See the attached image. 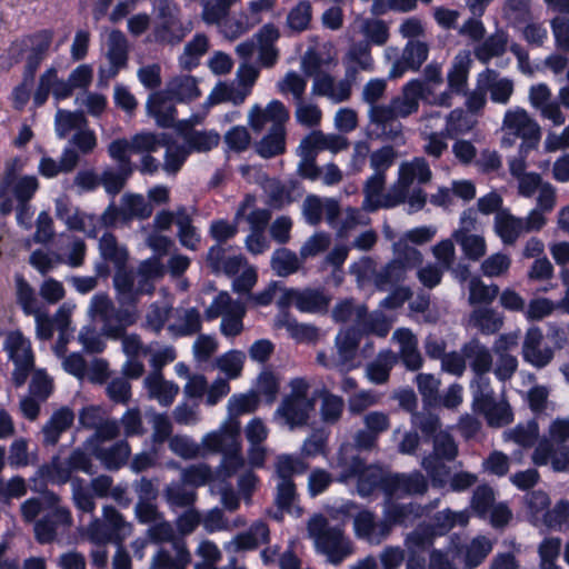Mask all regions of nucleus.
<instances>
[{
	"label": "nucleus",
	"mask_w": 569,
	"mask_h": 569,
	"mask_svg": "<svg viewBox=\"0 0 569 569\" xmlns=\"http://www.w3.org/2000/svg\"><path fill=\"white\" fill-rule=\"evenodd\" d=\"M508 42V33L498 29L495 33L482 39V42L475 48V56L480 62L488 63L492 58L501 57L507 51Z\"/></svg>",
	"instance_id": "41"
},
{
	"label": "nucleus",
	"mask_w": 569,
	"mask_h": 569,
	"mask_svg": "<svg viewBox=\"0 0 569 569\" xmlns=\"http://www.w3.org/2000/svg\"><path fill=\"white\" fill-rule=\"evenodd\" d=\"M308 531L317 551L325 555L331 565H340L355 552L352 541L345 535L343 525H331L322 515L309 520Z\"/></svg>",
	"instance_id": "3"
},
{
	"label": "nucleus",
	"mask_w": 569,
	"mask_h": 569,
	"mask_svg": "<svg viewBox=\"0 0 569 569\" xmlns=\"http://www.w3.org/2000/svg\"><path fill=\"white\" fill-rule=\"evenodd\" d=\"M132 173L133 169H124L120 167L113 169L108 167L99 176L100 186H103L109 196L114 197L124 188L127 180Z\"/></svg>",
	"instance_id": "62"
},
{
	"label": "nucleus",
	"mask_w": 569,
	"mask_h": 569,
	"mask_svg": "<svg viewBox=\"0 0 569 569\" xmlns=\"http://www.w3.org/2000/svg\"><path fill=\"white\" fill-rule=\"evenodd\" d=\"M482 386L472 388V408L481 413L490 427H503L513 419L510 405L503 396L497 397L490 381L481 382Z\"/></svg>",
	"instance_id": "9"
},
{
	"label": "nucleus",
	"mask_w": 569,
	"mask_h": 569,
	"mask_svg": "<svg viewBox=\"0 0 569 569\" xmlns=\"http://www.w3.org/2000/svg\"><path fill=\"white\" fill-rule=\"evenodd\" d=\"M386 184V174L373 173L365 182L361 208L367 212L377 211L381 208L382 193Z\"/></svg>",
	"instance_id": "52"
},
{
	"label": "nucleus",
	"mask_w": 569,
	"mask_h": 569,
	"mask_svg": "<svg viewBox=\"0 0 569 569\" xmlns=\"http://www.w3.org/2000/svg\"><path fill=\"white\" fill-rule=\"evenodd\" d=\"M191 562L184 540H176L171 545L161 546L153 555L150 569H187Z\"/></svg>",
	"instance_id": "24"
},
{
	"label": "nucleus",
	"mask_w": 569,
	"mask_h": 569,
	"mask_svg": "<svg viewBox=\"0 0 569 569\" xmlns=\"http://www.w3.org/2000/svg\"><path fill=\"white\" fill-rule=\"evenodd\" d=\"M269 540L270 530L268 525L262 520H257L247 531L238 533L226 548L232 551L253 550L260 545L268 543Z\"/></svg>",
	"instance_id": "33"
},
{
	"label": "nucleus",
	"mask_w": 569,
	"mask_h": 569,
	"mask_svg": "<svg viewBox=\"0 0 569 569\" xmlns=\"http://www.w3.org/2000/svg\"><path fill=\"white\" fill-rule=\"evenodd\" d=\"M429 46L419 40H409L399 59L392 62L389 79H398L408 70L417 71L428 59Z\"/></svg>",
	"instance_id": "22"
},
{
	"label": "nucleus",
	"mask_w": 569,
	"mask_h": 569,
	"mask_svg": "<svg viewBox=\"0 0 569 569\" xmlns=\"http://www.w3.org/2000/svg\"><path fill=\"white\" fill-rule=\"evenodd\" d=\"M278 29L271 24H264L256 34L259 44V61L266 68H271L276 64L279 52L274 48V42L279 38Z\"/></svg>",
	"instance_id": "38"
},
{
	"label": "nucleus",
	"mask_w": 569,
	"mask_h": 569,
	"mask_svg": "<svg viewBox=\"0 0 569 569\" xmlns=\"http://www.w3.org/2000/svg\"><path fill=\"white\" fill-rule=\"evenodd\" d=\"M466 357V365L475 373L473 387L482 386L481 382L489 381L486 375L492 369V356L488 347L481 343L477 338L471 339L461 348Z\"/></svg>",
	"instance_id": "19"
},
{
	"label": "nucleus",
	"mask_w": 569,
	"mask_h": 569,
	"mask_svg": "<svg viewBox=\"0 0 569 569\" xmlns=\"http://www.w3.org/2000/svg\"><path fill=\"white\" fill-rule=\"evenodd\" d=\"M355 451L360 452L355 446L353 441L348 445H343L339 452V465L343 468L342 478H353L359 476L369 467L366 466V460L362 459L359 455H356Z\"/></svg>",
	"instance_id": "58"
},
{
	"label": "nucleus",
	"mask_w": 569,
	"mask_h": 569,
	"mask_svg": "<svg viewBox=\"0 0 569 569\" xmlns=\"http://www.w3.org/2000/svg\"><path fill=\"white\" fill-rule=\"evenodd\" d=\"M521 218L513 216L509 209H502L495 214L493 231L505 246H515L525 233Z\"/></svg>",
	"instance_id": "35"
},
{
	"label": "nucleus",
	"mask_w": 569,
	"mask_h": 569,
	"mask_svg": "<svg viewBox=\"0 0 569 569\" xmlns=\"http://www.w3.org/2000/svg\"><path fill=\"white\" fill-rule=\"evenodd\" d=\"M318 397L320 398L319 415L321 421L329 426L338 423L345 410L343 398L327 389L318 391Z\"/></svg>",
	"instance_id": "46"
},
{
	"label": "nucleus",
	"mask_w": 569,
	"mask_h": 569,
	"mask_svg": "<svg viewBox=\"0 0 569 569\" xmlns=\"http://www.w3.org/2000/svg\"><path fill=\"white\" fill-rule=\"evenodd\" d=\"M432 441V451L421 460V467L430 478L433 488H443L451 469L446 462L453 461L458 456V445L448 431H440Z\"/></svg>",
	"instance_id": "5"
},
{
	"label": "nucleus",
	"mask_w": 569,
	"mask_h": 569,
	"mask_svg": "<svg viewBox=\"0 0 569 569\" xmlns=\"http://www.w3.org/2000/svg\"><path fill=\"white\" fill-rule=\"evenodd\" d=\"M407 270L403 268L401 260H391L385 267L373 274V283L380 291H386L389 288L403 281Z\"/></svg>",
	"instance_id": "53"
},
{
	"label": "nucleus",
	"mask_w": 569,
	"mask_h": 569,
	"mask_svg": "<svg viewBox=\"0 0 569 569\" xmlns=\"http://www.w3.org/2000/svg\"><path fill=\"white\" fill-rule=\"evenodd\" d=\"M347 66H353L357 70L372 71L375 62L371 57V46L369 41L353 42L346 53Z\"/></svg>",
	"instance_id": "63"
},
{
	"label": "nucleus",
	"mask_w": 569,
	"mask_h": 569,
	"mask_svg": "<svg viewBox=\"0 0 569 569\" xmlns=\"http://www.w3.org/2000/svg\"><path fill=\"white\" fill-rule=\"evenodd\" d=\"M521 355L527 363L536 369H542L552 361L555 350L543 343L542 331L538 327H532L525 335Z\"/></svg>",
	"instance_id": "17"
},
{
	"label": "nucleus",
	"mask_w": 569,
	"mask_h": 569,
	"mask_svg": "<svg viewBox=\"0 0 569 569\" xmlns=\"http://www.w3.org/2000/svg\"><path fill=\"white\" fill-rule=\"evenodd\" d=\"M128 51V41L126 36L120 30L111 31L107 41L106 57L108 62L127 68Z\"/></svg>",
	"instance_id": "61"
},
{
	"label": "nucleus",
	"mask_w": 569,
	"mask_h": 569,
	"mask_svg": "<svg viewBox=\"0 0 569 569\" xmlns=\"http://www.w3.org/2000/svg\"><path fill=\"white\" fill-rule=\"evenodd\" d=\"M178 313V321L168 327L176 337L192 336L201 330V316L196 308L182 309Z\"/></svg>",
	"instance_id": "57"
},
{
	"label": "nucleus",
	"mask_w": 569,
	"mask_h": 569,
	"mask_svg": "<svg viewBox=\"0 0 569 569\" xmlns=\"http://www.w3.org/2000/svg\"><path fill=\"white\" fill-rule=\"evenodd\" d=\"M302 140L307 148L313 149L316 152L317 150H330L337 153L349 146L346 137L337 133L325 134L322 131H313Z\"/></svg>",
	"instance_id": "50"
},
{
	"label": "nucleus",
	"mask_w": 569,
	"mask_h": 569,
	"mask_svg": "<svg viewBox=\"0 0 569 569\" xmlns=\"http://www.w3.org/2000/svg\"><path fill=\"white\" fill-rule=\"evenodd\" d=\"M353 530L358 539L378 546L390 536L385 516L379 518L373 511L361 510L353 518Z\"/></svg>",
	"instance_id": "16"
},
{
	"label": "nucleus",
	"mask_w": 569,
	"mask_h": 569,
	"mask_svg": "<svg viewBox=\"0 0 569 569\" xmlns=\"http://www.w3.org/2000/svg\"><path fill=\"white\" fill-rule=\"evenodd\" d=\"M80 161L79 152L71 148L66 147L61 153L59 161L50 157H42L39 162V173L46 178H54L59 173L72 172Z\"/></svg>",
	"instance_id": "37"
},
{
	"label": "nucleus",
	"mask_w": 569,
	"mask_h": 569,
	"mask_svg": "<svg viewBox=\"0 0 569 569\" xmlns=\"http://www.w3.org/2000/svg\"><path fill=\"white\" fill-rule=\"evenodd\" d=\"M144 388L151 399L161 406H170L179 393V386L163 378L162 372H150L143 380Z\"/></svg>",
	"instance_id": "36"
},
{
	"label": "nucleus",
	"mask_w": 569,
	"mask_h": 569,
	"mask_svg": "<svg viewBox=\"0 0 569 569\" xmlns=\"http://www.w3.org/2000/svg\"><path fill=\"white\" fill-rule=\"evenodd\" d=\"M166 91L168 96L174 98L178 102H189L201 96L196 78L189 74H180L172 78L167 83Z\"/></svg>",
	"instance_id": "43"
},
{
	"label": "nucleus",
	"mask_w": 569,
	"mask_h": 569,
	"mask_svg": "<svg viewBox=\"0 0 569 569\" xmlns=\"http://www.w3.org/2000/svg\"><path fill=\"white\" fill-rule=\"evenodd\" d=\"M315 409V400H296L283 398L274 416L290 430L308 423L310 412Z\"/></svg>",
	"instance_id": "25"
},
{
	"label": "nucleus",
	"mask_w": 569,
	"mask_h": 569,
	"mask_svg": "<svg viewBox=\"0 0 569 569\" xmlns=\"http://www.w3.org/2000/svg\"><path fill=\"white\" fill-rule=\"evenodd\" d=\"M397 362L398 356L393 351H380L377 358L367 365V378L376 385L386 383L389 380L391 369Z\"/></svg>",
	"instance_id": "45"
},
{
	"label": "nucleus",
	"mask_w": 569,
	"mask_h": 569,
	"mask_svg": "<svg viewBox=\"0 0 569 569\" xmlns=\"http://www.w3.org/2000/svg\"><path fill=\"white\" fill-rule=\"evenodd\" d=\"M70 487L74 508L82 513L93 515L97 503L89 482L81 477H74Z\"/></svg>",
	"instance_id": "49"
},
{
	"label": "nucleus",
	"mask_w": 569,
	"mask_h": 569,
	"mask_svg": "<svg viewBox=\"0 0 569 569\" xmlns=\"http://www.w3.org/2000/svg\"><path fill=\"white\" fill-rule=\"evenodd\" d=\"M254 150L264 159L282 154L286 151V128L270 127L267 134L254 144Z\"/></svg>",
	"instance_id": "44"
},
{
	"label": "nucleus",
	"mask_w": 569,
	"mask_h": 569,
	"mask_svg": "<svg viewBox=\"0 0 569 569\" xmlns=\"http://www.w3.org/2000/svg\"><path fill=\"white\" fill-rule=\"evenodd\" d=\"M468 522L469 513L467 511L456 512L447 508L435 513L429 526L436 536H443L456 526L466 527Z\"/></svg>",
	"instance_id": "51"
},
{
	"label": "nucleus",
	"mask_w": 569,
	"mask_h": 569,
	"mask_svg": "<svg viewBox=\"0 0 569 569\" xmlns=\"http://www.w3.org/2000/svg\"><path fill=\"white\" fill-rule=\"evenodd\" d=\"M16 300L23 313L31 316L40 310L39 300L33 287L20 273L14 276Z\"/></svg>",
	"instance_id": "55"
},
{
	"label": "nucleus",
	"mask_w": 569,
	"mask_h": 569,
	"mask_svg": "<svg viewBox=\"0 0 569 569\" xmlns=\"http://www.w3.org/2000/svg\"><path fill=\"white\" fill-rule=\"evenodd\" d=\"M502 131L505 132L501 139V146L510 148L520 138L521 147L525 151L535 150L541 139V130L536 120L522 108L510 109L505 113L502 122Z\"/></svg>",
	"instance_id": "7"
},
{
	"label": "nucleus",
	"mask_w": 569,
	"mask_h": 569,
	"mask_svg": "<svg viewBox=\"0 0 569 569\" xmlns=\"http://www.w3.org/2000/svg\"><path fill=\"white\" fill-rule=\"evenodd\" d=\"M93 453L106 469L118 470L127 462L130 447L126 440H120L109 447L98 446Z\"/></svg>",
	"instance_id": "40"
},
{
	"label": "nucleus",
	"mask_w": 569,
	"mask_h": 569,
	"mask_svg": "<svg viewBox=\"0 0 569 569\" xmlns=\"http://www.w3.org/2000/svg\"><path fill=\"white\" fill-rule=\"evenodd\" d=\"M470 321L483 335H493L503 326V317L492 308L473 310Z\"/></svg>",
	"instance_id": "54"
},
{
	"label": "nucleus",
	"mask_w": 569,
	"mask_h": 569,
	"mask_svg": "<svg viewBox=\"0 0 569 569\" xmlns=\"http://www.w3.org/2000/svg\"><path fill=\"white\" fill-rule=\"evenodd\" d=\"M362 428L352 435L353 446L359 451H372L378 448L381 435L391 427L389 413L380 410L366 412L362 418Z\"/></svg>",
	"instance_id": "14"
},
{
	"label": "nucleus",
	"mask_w": 569,
	"mask_h": 569,
	"mask_svg": "<svg viewBox=\"0 0 569 569\" xmlns=\"http://www.w3.org/2000/svg\"><path fill=\"white\" fill-rule=\"evenodd\" d=\"M487 90L490 99L496 103L507 104L513 93V82L507 78H499L498 72L488 69L486 71Z\"/></svg>",
	"instance_id": "59"
},
{
	"label": "nucleus",
	"mask_w": 569,
	"mask_h": 569,
	"mask_svg": "<svg viewBox=\"0 0 569 569\" xmlns=\"http://www.w3.org/2000/svg\"><path fill=\"white\" fill-rule=\"evenodd\" d=\"M176 226L180 244L188 250L197 251L200 247L201 236L193 226L190 213L183 206L177 208Z\"/></svg>",
	"instance_id": "39"
},
{
	"label": "nucleus",
	"mask_w": 569,
	"mask_h": 569,
	"mask_svg": "<svg viewBox=\"0 0 569 569\" xmlns=\"http://www.w3.org/2000/svg\"><path fill=\"white\" fill-rule=\"evenodd\" d=\"M19 163L18 158L7 163L0 183V197L12 196L17 202H30L39 189V181L34 176H17Z\"/></svg>",
	"instance_id": "15"
},
{
	"label": "nucleus",
	"mask_w": 569,
	"mask_h": 569,
	"mask_svg": "<svg viewBox=\"0 0 569 569\" xmlns=\"http://www.w3.org/2000/svg\"><path fill=\"white\" fill-rule=\"evenodd\" d=\"M253 203H256L254 196L247 194L236 210L233 222H229L224 219L213 220L209 227L210 237L222 246H224L228 240L233 239L238 233L239 221L242 219L248 208L253 207Z\"/></svg>",
	"instance_id": "29"
},
{
	"label": "nucleus",
	"mask_w": 569,
	"mask_h": 569,
	"mask_svg": "<svg viewBox=\"0 0 569 569\" xmlns=\"http://www.w3.org/2000/svg\"><path fill=\"white\" fill-rule=\"evenodd\" d=\"M74 421V412L69 407H61L53 411L49 420L41 428L42 445L56 446L63 432L69 430Z\"/></svg>",
	"instance_id": "31"
},
{
	"label": "nucleus",
	"mask_w": 569,
	"mask_h": 569,
	"mask_svg": "<svg viewBox=\"0 0 569 569\" xmlns=\"http://www.w3.org/2000/svg\"><path fill=\"white\" fill-rule=\"evenodd\" d=\"M536 466L551 465L555 472H569V446L552 440H540L532 453Z\"/></svg>",
	"instance_id": "20"
},
{
	"label": "nucleus",
	"mask_w": 569,
	"mask_h": 569,
	"mask_svg": "<svg viewBox=\"0 0 569 569\" xmlns=\"http://www.w3.org/2000/svg\"><path fill=\"white\" fill-rule=\"evenodd\" d=\"M274 327L278 329L284 328L297 342L316 343L319 339V328L313 325L298 322L288 310L278 312L274 317Z\"/></svg>",
	"instance_id": "30"
},
{
	"label": "nucleus",
	"mask_w": 569,
	"mask_h": 569,
	"mask_svg": "<svg viewBox=\"0 0 569 569\" xmlns=\"http://www.w3.org/2000/svg\"><path fill=\"white\" fill-rule=\"evenodd\" d=\"M72 525V516L67 507H57L34 522L36 540L41 545L51 543L57 539L60 528L67 529Z\"/></svg>",
	"instance_id": "18"
},
{
	"label": "nucleus",
	"mask_w": 569,
	"mask_h": 569,
	"mask_svg": "<svg viewBox=\"0 0 569 569\" xmlns=\"http://www.w3.org/2000/svg\"><path fill=\"white\" fill-rule=\"evenodd\" d=\"M357 477V491L361 497H369L376 490H381L386 499L390 500V491L386 486L389 481V475H385L378 468L369 467Z\"/></svg>",
	"instance_id": "42"
},
{
	"label": "nucleus",
	"mask_w": 569,
	"mask_h": 569,
	"mask_svg": "<svg viewBox=\"0 0 569 569\" xmlns=\"http://www.w3.org/2000/svg\"><path fill=\"white\" fill-rule=\"evenodd\" d=\"M3 348L14 365L13 385L23 386L34 368V357L30 341L20 331H10L4 339Z\"/></svg>",
	"instance_id": "13"
},
{
	"label": "nucleus",
	"mask_w": 569,
	"mask_h": 569,
	"mask_svg": "<svg viewBox=\"0 0 569 569\" xmlns=\"http://www.w3.org/2000/svg\"><path fill=\"white\" fill-rule=\"evenodd\" d=\"M400 346L399 357L408 370L416 371L422 367L423 359L418 349V339L410 329L400 328L392 336Z\"/></svg>",
	"instance_id": "34"
},
{
	"label": "nucleus",
	"mask_w": 569,
	"mask_h": 569,
	"mask_svg": "<svg viewBox=\"0 0 569 569\" xmlns=\"http://www.w3.org/2000/svg\"><path fill=\"white\" fill-rule=\"evenodd\" d=\"M238 438V428L226 426L218 431L208 433L202 440L204 448L212 452L222 453L220 473L223 478L232 477L244 466V459L240 453Z\"/></svg>",
	"instance_id": "6"
},
{
	"label": "nucleus",
	"mask_w": 569,
	"mask_h": 569,
	"mask_svg": "<svg viewBox=\"0 0 569 569\" xmlns=\"http://www.w3.org/2000/svg\"><path fill=\"white\" fill-rule=\"evenodd\" d=\"M163 497L171 508H192L197 499L196 489L180 481L170 482L163 490Z\"/></svg>",
	"instance_id": "47"
},
{
	"label": "nucleus",
	"mask_w": 569,
	"mask_h": 569,
	"mask_svg": "<svg viewBox=\"0 0 569 569\" xmlns=\"http://www.w3.org/2000/svg\"><path fill=\"white\" fill-rule=\"evenodd\" d=\"M103 520L93 518L88 527L91 540L99 543L113 542L121 546L131 533V525L124 521L122 515L112 506H104Z\"/></svg>",
	"instance_id": "12"
},
{
	"label": "nucleus",
	"mask_w": 569,
	"mask_h": 569,
	"mask_svg": "<svg viewBox=\"0 0 569 569\" xmlns=\"http://www.w3.org/2000/svg\"><path fill=\"white\" fill-rule=\"evenodd\" d=\"M425 507L417 502L399 503L391 500L385 502L383 516L390 532L395 526L409 527L425 515Z\"/></svg>",
	"instance_id": "28"
},
{
	"label": "nucleus",
	"mask_w": 569,
	"mask_h": 569,
	"mask_svg": "<svg viewBox=\"0 0 569 569\" xmlns=\"http://www.w3.org/2000/svg\"><path fill=\"white\" fill-rule=\"evenodd\" d=\"M452 238L469 260L478 261L486 254L487 244L482 236L455 231Z\"/></svg>",
	"instance_id": "60"
},
{
	"label": "nucleus",
	"mask_w": 569,
	"mask_h": 569,
	"mask_svg": "<svg viewBox=\"0 0 569 569\" xmlns=\"http://www.w3.org/2000/svg\"><path fill=\"white\" fill-rule=\"evenodd\" d=\"M387 489L390 491V500L393 497L423 496L429 488L427 477L419 470L408 473H389Z\"/></svg>",
	"instance_id": "23"
},
{
	"label": "nucleus",
	"mask_w": 569,
	"mask_h": 569,
	"mask_svg": "<svg viewBox=\"0 0 569 569\" xmlns=\"http://www.w3.org/2000/svg\"><path fill=\"white\" fill-rule=\"evenodd\" d=\"M173 100L174 98L168 96L166 90L153 92L149 96L147 101V111L149 116L156 119L159 127H173L177 114Z\"/></svg>",
	"instance_id": "32"
},
{
	"label": "nucleus",
	"mask_w": 569,
	"mask_h": 569,
	"mask_svg": "<svg viewBox=\"0 0 569 569\" xmlns=\"http://www.w3.org/2000/svg\"><path fill=\"white\" fill-rule=\"evenodd\" d=\"M89 312L93 320L101 322V332L111 339H119L127 328L139 319L138 308L130 305L116 307L107 295H94L91 299Z\"/></svg>",
	"instance_id": "4"
},
{
	"label": "nucleus",
	"mask_w": 569,
	"mask_h": 569,
	"mask_svg": "<svg viewBox=\"0 0 569 569\" xmlns=\"http://www.w3.org/2000/svg\"><path fill=\"white\" fill-rule=\"evenodd\" d=\"M367 333L386 337L390 330V323L381 312L369 313L365 305H359L358 325Z\"/></svg>",
	"instance_id": "56"
},
{
	"label": "nucleus",
	"mask_w": 569,
	"mask_h": 569,
	"mask_svg": "<svg viewBox=\"0 0 569 569\" xmlns=\"http://www.w3.org/2000/svg\"><path fill=\"white\" fill-rule=\"evenodd\" d=\"M289 118V110L279 100L270 101L264 109L256 104L249 112V123L254 132H260L267 122H271V127L284 128Z\"/></svg>",
	"instance_id": "26"
},
{
	"label": "nucleus",
	"mask_w": 569,
	"mask_h": 569,
	"mask_svg": "<svg viewBox=\"0 0 569 569\" xmlns=\"http://www.w3.org/2000/svg\"><path fill=\"white\" fill-rule=\"evenodd\" d=\"M303 260L298 254L286 248L281 247L273 251L270 259V267L279 277H288L296 273L302 266Z\"/></svg>",
	"instance_id": "48"
},
{
	"label": "nucleus",
	"mask_w": 569,
	"mask_h": 569,
	"mask_svg": "<svg viewBox=\"0 0 569 569\" xmlns=\"http://www.w3.org/2000/svg\"><path fill=\"white\" fill-rule=\"evenodd\" d=\"M74 472L92 476L96 473L92 459L84 450L77 448L67 458L54 456L40 468V476L52 485L72 483Z\"/></svg>",
	"instance_id": "8"
},
{
	"label": "nucleus",
	"mask_w": 569,
	"mask_h": 569,
	"mask_svg": "<svg viewBox=\"0 0 569 569\" xmlns=\"http://www.w3.org/2000/svg\"><path fill=\"white\" fill-rule=\"evenodd\" d=\"M470 59L467 54H458L455 57L452 66L448 72V90L439 94L435 99V103L442 107L451 106V96L466 94Z\"/></svg>",
	"instance_id": "21"
},
{
	"label": "nucleus",
	"mask_w": 569,
	"mask_h": 569,
	"mask_svg": "<svg viewBox=\"0 0 569 569\" xmlns=\"http://www.w3.org/2000/svg\"><path fill=\"white\" fill-rule=\"evenodd\" d=\"M331 300V296L323 288H283L277 305L280 310H288L293 306L303 313L325 315Z\"/></svg>",
	"instance_id": "10"
},
{
	"label": "nucleus",
	"mask_w": 569,
	"mask_h": 569,
	"mask_svg": "<svg viewBox=\"0 0 569 569\" xmlns=\"http://www.w3.org/2000/svg\"><path fill=\"white\" fill-rule=\"evenodd\" d=\"M425 91L426 84L423 81L411 80L388 103H382L381 107L368 111V119L372 127L369 136L395 142L402 141L403 126L400 119L408 118L418 111Z\"/></svg>",
	"instance_id": "1"
},
{
	"label": "nucleus",
	"mask_w": 569,
	"mask_h": 569,
	"mask_svg": "<svg viewBox=\"0 0 569 569\" xmlns=\"http://www.w3.org/2000/svg\"><path fill=\"white\" fill-rule=\"evenodd\" d=\"M227 248L220 243L211 246L206 256L207 267L213 274H226L228 277L236 276L246 258L242 254H228Z\"/></svg>",
	"instance_id": "27"
},
{
	"label": "nucleus",
	"mask_w": 569,
	"mask_h": 569,
	"mask_svg": "<svg viewBox=\"0 0 569 569\" xmlns=\"http://www.w3.org/2000/svg\"><path fill=\"white\" fill-rule=\"evenodd\" d=\"M159 276V263L151 259L142 261L137 269L128 268L127 264L117 269L113 274V287L118 303L137 308L141 296L153 293L154 280Z\"/></svg>",
	"instance_id": "2"
},
{
	"label": "nucleus",
	"mask_w": 569,
	"mask_h": 569,
	"mask_svg": "<svg viewBox=\"0 0 569 569\" xmlns=\"http://www.w3.org/2000/svg\"><path fill=\"white\" fill-rule=\"evenodd\" d=\"M157 23L153 28V40L160 44L174 46L186 37V30L180 21V8L172 0H154Z\"/></svg>",
	"instance_id": "11"
},
{
	"label": "nucleus",
	"mask_w": 569,
	"mask_h": 569,
	"mask_svg": "<svg viewBox=\"0 0 569 569\" xmlns=\"http://www.w3.org/2000/svg\"><path fill=\"white\" fill-rule=\"evenodd\" d=\"M295 184H286L279 180H269L266 186V192L268 194V201L270 208L280 210L287 204L293 202L292 196Z\"/></svg>",
	"instance_id": "64"
}]
</instances>
